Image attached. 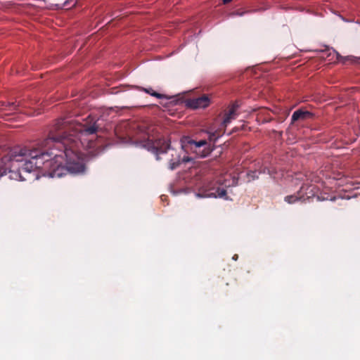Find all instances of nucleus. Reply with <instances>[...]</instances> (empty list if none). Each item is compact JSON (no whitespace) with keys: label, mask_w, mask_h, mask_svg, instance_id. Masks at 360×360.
I'll return each mask as SVG.
<instances>
[{"label":"nucleus","mask_w":360,"mask_h":360,"mask_svg":"<svg viewBox=\"0 0 360 360\" xmlns=\"http://www.w3.org/2000/svg\"><path fill=\"white\" fill-rule=\"evenodd\" d=\"M20 102H4L0 101V110H5L8 112H21Z\"/></svg>","instance_id":"6"},{"label":"nucleus","mask_w":360,"mask_h":360,"mask_svg":"<svg viewBox=\"0 0 360 360\" xmlns=\"http://www.w3.org/2000/svg\"><path fill=\"white\" fill-rule=\"evenodd\" d=\"M232 0H222L223 3L224 4H229L231 1Z\"/></svg>","instance_id":"16"},{"label":"nucleus","mask_w":360,"mask_h":360,"mask_svg":"<svg viewBox=\"0 0 360 360\" xmlns=\"http://www.w3.org/2000/svg\"><path fill=\"white\" fill-rule=\"evenodd\" d=\"M145 146L149 151L155 155L157 160H165L171 170L179 167L182 162H188L192 160V158L186 155L181 157L180 153L172 148L170 144L164 139L148 141Z\"/></svg>","instance_id":"2"},{"label":"nucleus","mask_w":360,"mask_h":360,"mask_svg":"<svg viewBox=\"0 0 360 360\" xmlns=\"http://www.w3.org/2000/svg\"><path fill=\"white\" fill-rule=\"evenodd\" d=\"M248 11H245V12H240V11H235L233 13H237L238 15H242L243 13H248Z\"/></svg>","instance_id":"15"},{"label":"nucleus","mask_w":360,"mask_h":360,"mask_svg":"<svg viewBox=\"0 0 360 360\" xmlns=\"http://www.w3.org/2000/svg\"><path fill=\"white\" fill-rule=\"evenodd\" d=\"M230 186L223 177L210 181L202 186L198 196L203 198H224L226 195V188Z\"/></svg>","instance_id":"3"},{"label":"nucleus","mask_w":360,"mask_h":360,"mask_svg":"<svg viewBox=\"0 0 360 360\" xmlns=\"http://www.w3.org/2000/svg\"><path fill=\"white\" fill-rule=\"evenodd\" d=\"M238 257V255H236V257H233V259H236Z\"/></svg>","instance_id":"17"},{"label":"nucleus","mask_w":360,"mask_h":360,"mask_svg":"<svg viewBox=\"0 0 360 360\" xmlns=\"http://www.w3.org/2000/svg\"><path fill=\"white\" fill-rule=\"evenodd\" d=\"M210 100L206 95L198 98L189 99L187 101V105L193 109L205 108L210 105Z\"/></svg>","instance_id":"5"},{"label":"nucleus","mask_w":360,"mask_h":360,"mask_svg":"<svg viewBox=\"0 0 360 360\" xmlns=\"http://www.w3.org/2000/svg\"><path fill=\"white\" fill-rule=\"evenodd\" d=\"M140 89L150 94V96L156 97L158 98H166L165 95L156 92L152 88H141Z\"/></svg>","instance_id":"11"},{"label":"nucleus","mask_w":360,"mask_h":360,"mask_svg":"<svg viewBox=\"0 0 360 360\" xmlns=\"http://www.w3.org/2000/svg\"><path fill=\"white\" fill-rule=\"evenodd\" d=\"M248 176L250 180H255L256 179H258L257 171H250V172H248Z\"/></svg>","instance_id":"13"},{"label":"nucleus","mask_w":360,"mask_h":360,"mask_svg":"<svg viewBox=\"0 0 360 360\" xmlns=\"http://www.w3.org/2000/svg\"><path fill=\"white\" fill-rule=\"evenodd\" d=\"M238 257V255H236V257H233V259H236Z\"/></svg>","instance_id":"19"},{"label":"nucleus","mask_w":360,"mask_h":360,"mask_svg":"<svg viewBox=\"0 0 360 360\" xmlns=\"http://www.w3.org/2000/svg\"><path fill=\"white\" fill-rule=\"evenodd\" d=\"M305 188L306 187L303 186L301 187L300 190L297 191V193L285 196V201L289 204H292L298 200L304 199L303 193Z\"/></svg>","instance_id":"8"},{"label":"nucleus","mask_w":360,"mask_h":360,"mask_svg":"<svg viewBox=\"0 0 360 360\" xmlns=\"http://www.w3.org/2000/svg\"><path fill=\"white\" fill-rule=\"evenodd\" d=\"M309 188H310V192H309V193H311L314 192L315 187L314 186H307L306 189L308 190ZM306 193L308 194V193Z\"/></svg>","instance_id":"14"},{"label":"nucleus","mask_w":360,"mask_h":360,"mask_svg":"<svg viewBox=\"0 0 360 360\" xmlns=\"http://www.w3.org/2000/svg\"><path fill=\"white\" fill-rule=\"evenodd\" d=\"M238 105L233 104L225 113V117L223 120V124L226 127L229 123L231 122V120L235 119L236 112L238 108Z\"/></svg>","instance_id":"9"},{"label":"nucleus","mask_w":360,"mask_h":360,"mask_svg":"<svg viewBox=\"0 0 360 360\" xmlns=\"http://www.w3.org/2000/svg\"><path fill=\"white\" fill-rule=\"evenodd\" d=\"M238 257V255H236V257H233V259H236Z\"/></svg>","instance_id":"18"},{"label":"nucleus","mask_w":360,"mask_h":360,"mask_svg":"<svg viewBox=\"0 0 360 360\" xmlns=\"http://www.w3.org/2000/svg\"><path fill=\"white\" fill-rule=\"evenodd\" d=\"M77 1L75 0H67L65 1L63 6L65 7L69 8V7H73L76 5Z\"/></svg>","instance_id":"12"},{"label":"nucleus","mask_w":360,"mask_h":360,"mask_svg":"<svg viewBox=\"0 0 360 360\" xmlns=\"http://www.w3.org/2000/svg\"><path fill=\"white\" fill-rule=\"evenodd\" d=\"M182 147L191 150L198 158H205L214 150V146H212L206 140L196 141L189 138L184 141Z\"/></svg>","instance_id":"4"},{"label":"nucleus","mask_w":360,"mask_h":360,"mask_svg":"<svg viewBox=\"0 0 360 360\" xmlns=\"http://www.w3.org/2000/svg\"><path fill=\"white\" fill-rule=\"evenodd\" d=\"M98 127L96 122L80 123L74 120H57L50 130L48 138L37 143L32 150L14 148L0 160V177L10 174L15 180L26 181L22 174L36 169H47L50 177H61L68 173L81 174L85 172L84 158L78 152L82 139L95 134Z\"/></svg>","instance_id":"1"},{"label":"nucleus","mask_w":360,"mask_h":360,"mask_svg":"<svg viewBox=\"0 0 360 360\" xmlns=\"http://www.w3.org/2000/svg\"><path fill=\"white\" fill-rule=\"evenodd\" d=\"M208 139L210 142H216L217 140L222 136L223 132L220 129H217L214 131H208Z\"/></svg>","instance_id":"10"},{"label":"nucleus","mask_w":360,"mask_h":360,"mask_svg":"<svg viewBox=\"0 0 360 360\" xmlns=\"http://www.w3.org/2000/svg\"><path fill=\"white\" fill-rule=\"evenodd\" d=\"M313 117V114L309 111L297 110L292 113L291 117L292 123L297 120H305Z\"/></svg>","instance_id":"7"}]
</instances>
